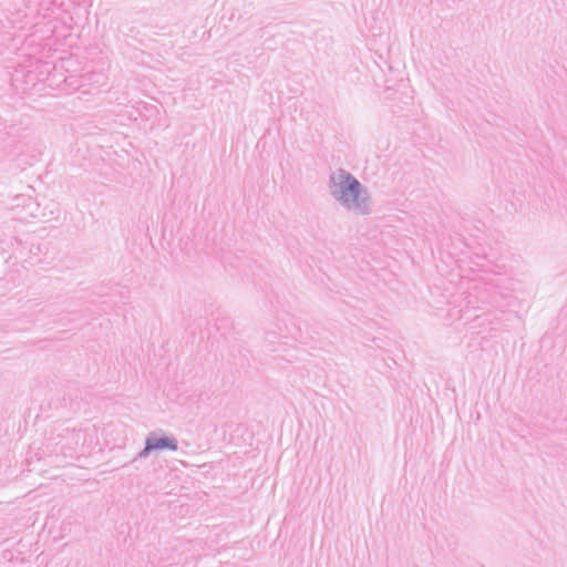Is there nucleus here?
Instances as JSON below:
<instances>
[{"label":"nucleus","mask_w":567,"mask_h":567,"mask_svg":"<svg viewBox=\"0 0 567 567\" xmlns=\"http://www.w3.org/2000/svg\"><path fill=\"white\" fill-rule=\"evenodd\" d=\"M163 449L176 450V444L174 441L165 437L152 439L147 441L145 452Z\"/></svg>","instance_id":"2"},{"label":"nucleus","mask_w":567,"mask_h":567,"mask_svg":"<svg viewBox=\"0 0 567 567\" xmlns=\"http://www.w3.org/2000/svg\"><path fill=\"white\" fill-rule=\"evenodd\" d=\"M338 179L340 186L339 199L347 206L357 205L361 194L360 183L344 172L338 174Z\"/></svg>","instance_id":"1"}]
</instances>
